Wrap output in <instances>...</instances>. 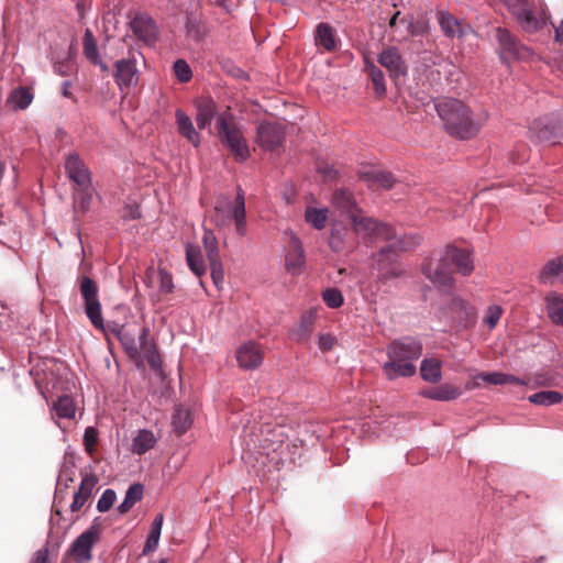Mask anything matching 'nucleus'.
<instances>
[{"label": "nucleus", "mask_w": 563, "mask_h": 563, "mask_svg": "<svg viewBox=\"0 0 563 563\" xmlns=\"http://www.w3.org/2000/svg\"><path fill=\"white\" fill-rule=\"evenodd\" d=\"M65 170L68 178L79 188L91 185V173L77 153L69 154L65 161Z\"/></svg>", "instance_id": "dca6fc26"}, {"label": "nucleus", "mask_w": 563, "mask_h": 563, "mask_svg": "<svg viewBox=\"0 0 563 563\" xmlns=\"http://www.w3.org/2000/svg\"><path fill=\"white\" fill-rule=\"evenodd\" d=\"M316 43L325 51H333L336 47L334 31L328 23H320L316 30Z\"/></svg>", "instance_id": "c9c22d12"}, {"label": "nucleus", "mask_w": 563, "mask_h": 563, "mask_svg": "<svg viewBox=\"0 0 563 563\" xmlns=\"http://www.w3.org/2000/svg\"><path fill=\"white\" fill-rule=\"evenodd\" d=\"M158 278H159V291L164 292V294L172 292L174 289V283H173L172 275L165 269H159Z\"/></svg>", "instance_id": "5fc2aeb1"}, {"label": "nucleus", "mask_w": 563, "mask_h": 563, "mask_svg": "<svg viewBox=\"0 0 563 563\" xmlns=\"http://www.w3.org/2000/svg\"><path fill=\"white\" fill-rule=\"evenodd\" d=\"M529 132L537 142L555 144L563 139V113H552L536 119Z\"/></svg>", "instance_id": "0eeeda50"}, {"label": "nucleus", "mask_w": 563, "mask_h": 563, "mask_svg": "<svg viewBox=\"0 0 563 563\" xmlns=\"http://www.w3.org/2000/svg\"><path fill=\"white\" fill-rule=\"evenodd\" d=\"M475 379H479L490 385H505V373L501 372H482L475 376Z\"/></svg>", "instance_id": "603ef678"}, {"label": "nucleus", "mask_w": 563, "mask_h": 563, "mask_svg": "<svg viewBox=\"0 0 563 563\" xmlns=\"http://www.w3.org/2000/svg\"><path fill=\"white\" fill-rule=\"evenodd\" d=\"M306 221L316 230H322L325 227L328 210L325 208H308L306 210Z\"/></svg>", "instance_id": "c03bdc74"}, {"label": "nucleus", "mask_w": 563, "mask_h": 563, "mask_svg": "<svg viewBox=\"0 0 563 563\" xmlns=\"http://www.w3.org/2000/svg\"><path fill=\"white\" fill-rule=\"evenodd\" d=\"M114 68L113 76L120 91L130 90L137 86L140 70L134 54H130L128 57L117 60Z\"/></svg>", "instance_id": "9b49d317"}, {"label": "nucleus", "mask_w": 563, "mask_h": 563, "mask_svg": "<svg viewBox=\"0 0 563 563\" xmlns=\"http://www.w3.org/2000/svg\"><path fill=\"white\" fill-rule=\"evenodd\" d=\"M216 2L223 7L227 11L233 10L235 7H238L239 3L238 0H216Z\"/></svg>", "instance_id": "774afa93"}, {"label": "nucleus", "mask_w": 563, "mask_h": 563, "mask_svg": "<svg viewBox=\"0 0 563 563\" xmlns=\"http://www.w3.org/2000/svg\"><path fill=\"white\" fill-rule=\"evenodd\" d=\"M125 328H126L125 325L119 324L117 322H109V323L104 324V322L102 321V328H97V329L102 331L106 336H109L110 334H112L115 339H118L119 330L121 331V330H124Z\"/></svg>", "instance_id": "bf43d9fd"}, {"label": "nucleus", "mask_w": 563, "mask_h": 563, "mask_svg": "<svg viewBox=\"0 0 563 563\" xmlns=\"http://www.w3.org/2000/svg\"><path fill=\"white\" fill-rule=\"evenodd\" d=\"M322 299L329 308L338 309L343 302L344 298L342 292L336 288H328L322 292Z\"/></svg>", "instance_id": "49530a36"}, {"label": "nucleus", "mask_w": 563, "mask_h": 563, "mask_svg": "<svg viewBox=\"0 0 563 563\" xmlns=\"http://www.w3.org/2000/svg\"><path fill=\"white\" fill-rule=\"evenodd\" d=\"M378 63L387 69L391 78H399L407 74V65L396 47L384 49L378 56Z\"/></svg>", "instance_id": "aec40b11"}, {"label": "nucleus", "mask_w": 563, "mask_h": 563, "mask_svg": "<svg viewBox=\"0 0 563 563\" xmlns=\"http://www.w3.org/2000/svg\"><path fill=\"white\" fill-rule=\"evenodd\" d=\"M442 257L448 264L451 263L454 265L457 273L463 276H468L474 271L472 254L468 250L448 245Z\"/></svg>", "instance_id": "a211bd4d"}, {"label": "nucleus", "mask_w": 563, "mask_h": 563, "mask_svg": "<svg viewBox=\"0 0 563 563\" xmlns=\"http://www.w3.org/2000/svg\"><path fill=\"white\" fill-rule=\"evenodd\" d=\"M97 440H98L97 430L93 427H88L84 433V442H85L87 450H89L91 446L96 445Z\"/></svg>", "instance_id": "052dcab7"}, {"label": "nucleus", "mask_w": 563, "mask_h": 563, "mask_svg": "<svg viewBox=\"0 0 563 563\" xmlns=\"http://www.w3.org/2000/svg\"><path fill=\"white\" fill-rule=\"evenodd\" d=\"M305 267V253L297 236L290 239V251L286 255V269L292 275H299Z\"/></svg>", "instance_id": "5701e85b"}, {"label": "nucleus", "mask_w": 563, "mask_h": 563, "mask_svg": "<svg viewBox=\"0 0 563 563\" xmlns=\"http://www.w3.org/2000/svg\"><path fill=\"white\" fill-rule=\"evenodd\" d=\"M365 69L372 80L376 96L383 97L386 93L384 73L373 63H366Z\"/></svg>", "instance_id": "a19ab883"}, {"label": "nucleus", "mask_w": 563, "mask_h": 563, "mask_svg": "<svg viewBox=\"0 0 563 563\" xmlns=\"http://www.w3.org/2000/svg\"><path fill=\"white\" fill-rule=\"evenodd\" d=\"M506 7L521 29L528 33L537 32L545 25V16L534 15L528 0H512Z\"/></svg>", "instance_id": "9d476101"}, {"label": "nucleus", "mask_w": 563, "mask_h": 563, "mask_svg": "<svg viewBox=\"0 0 563 563\" xmlns=\"http://www.w3.org/2000/svg\"><path fill=\"white\" fill-rule=\"evenodd\" d=\"M545 306L551 321L563 325V298L558 294H550L545 297Z\"/></svg>", "instance_id": "72a5a7b5"}, {"label": "nucleus", "mask_w": 563, "mask_h": 563, "mask_svg": "<svg viewBox=\"0 0 563 563\" xmlns=\"http://www.w3.org/2000/svg\"><path fill=\"white\" fill-rule=\"evenodd\" d=\"M79 290L85 302V311L88 319L95 328H102V311L96 282L88 276L80 277Z\"/></svg>", "instance_id": "6e6552de"}, {"label": "nucleus", "mask_w": 563, "mask_h": 563, "mask_svg": "<svg viewBox=\"0 0 563 563\" xmlns=\"http://www.w3.org/2000/svg\"><path fill=\"white\" fill-rule=\"evenodd\" d=\"M158 542H159L158 539H154V538H148L147 537L145 545H144V548L142 550V554L146 555V554L155 551L156 548L158 547Z\"/></svg>", "instance_id": "338daca9"}, {"label": "nucleus", "mask_w": 563, "mask_h": 563, "mask_svg": "<svg viewBox=\"0 0 563 563\" xmlns=\"http://www.w3.org/2000/svg\"><path fill=\"white\" fill-rule=\"evenodd\" d=\"M438 23L443 34L450 38H461L473 32L470 24L452 15L448 11L438 13Z\"/></svg>", "instance_id": "f3484780"}, {"label": "nucleus", "mask_w": 563, "mask_h": 563, "mask_svg": "<svg viewBox=\"0 0 563 563\" xmlns=\"http://www.w3.org/2000/svg\"><path fill=\"white\" fill-rule=\"evenodd\" d=\"M186 29H187V36L195 40V41H200L201 37H202V34L200 33L199 31V27L198 25L196 24L195 21H188L187 24H186Z\"/></svg>", "instance_id": "e2e57ef3"}, {"label": "nucleus", "mask_w": 563, "mask_h": 563, "mask_svg": "<svg viewBox=\"0 0 563 563\" xmlns=\"http://www.w3.org/2000/svg\"><path fill=\"white\" fill-rule=\"evenodd\" d=\"M75 481V470L74 465H69L65 463L58 474L57 477V488L62 492V487L67 488L70 483Z\"/></svg>", "instance_id": "09e8293b"}, {"label": "nucleus", "mask_w": 563, "mask_h": 563, "mask_svg": "<svg viewBox=\"0 0 563 563\" xmlns=\"http://www.w3.org/2000/svg\"><path fill=\"white\" fill-rule=\"evenodd\" d=\"M528 400L537 406L549 407L560 404L563 400V395L556 390H542L530 395Z\"/></svg>", "instance_id": "4c0bfd02"}, {"label": "nucleus", "mask_w": 563, "mask_h": 563, "mask_svg": "<svg viewBox=\"0 0 563 563\" xmlns=\"http://www.w3.org/2000/svg\"><path fill=\"white\" fill-rule=\"evenodd\" d=\"M99 541V531L96 526L89 527L73 542L68 554L76 563H86L92 559V548Z\"/></svg>", "instance_id": "f8f14e48"}, {"label": "nucleus", "mask_w": 563, "mask_h": 563, "mask_svg": "<svg viewBox=\"0 0 563 563\" xmlns=\"http://www.w3.org/2000/svg\"><path fill=\"white\" fill-rule=\"evenodd\" d=\"M92 184L88 188H79L76 187L74 191V199L75 203L80 208L82 211H87L90 207L91 200H92Z\"/></svg>", "instance_id": "a18cd8bd"}, {"label": "nucleus", "mask_w": 563, "mask_h": 563, "mask_svg": "<svg viewBox=\"0 0 563 563\" xmlns=\"http://www.w3.org/2000/svg\"><path fill=\"white\" fill-rule=\"evenodd\" d=\"M163 521H164L163 515L162 514L156 515V517L154 518V520L151 525V530L147 536L148 538H154V539L159 540L161 533H162Z\"/></svg>", "instance_id": "13d9d810"}, {"label": "nucleus", "mask_w": 563, "mask_h": 563, "mask_svg": "<svg viewBox=\"0 0 563 563\" xmlns=\"http://www.w3.org/2000/svg\"><path fill=\"white\" fill-rule=\"evenodd\" d=\"M420 375L424 382L435 384L441 380V362L435 358H424L420 365Z\"/></svg>", "instance_id": "473e14b6"}, {"label": "nucleus", "mask_w": 563, "mask_h": 563, "mask_svg": "<svg viewBox=\"0 0 563 563\" xmlns=\"http://www.w3.org/2000/svg\"><path fill=\"white\" fill-rule=\"evenodd\" d=\"M256 140L265 151H276L285 140L284 128L278 123L263 122L257 128Z\"/></svg>", "instance_id": "4468645a"}, {"label": "nucleus", "mask_w": 563, "mask_h": 563, "mask_svg": "<svg viewBox=\"0 0 563 563\" xmlns=\"http://www.w3.org/2000/svg\"><path fill=\"white\" fill-rule=\"evenodd\" d=\"M191 422L190 411L188 409L184 407L175 408L172 416V424L177 433H185L190 428Z\"/></svg>", "instance_id": "58836bf2"}, {"label": "nucleus", "mask_w": 563, "mask_h": 563, "mask_svg": "<svg viewBox=\"0 0 563 563\" xmlns=\"http://www.w3.org/2000/svg\"><path fill=\"white\" fill-rule=\"evenodd\" d=\"M503 314V309L498 305H492L487 308L485 317H484V323L488 325L489 329H494L500 317Z\"/></svg>", "instance_id": "3c124183"}, {"label": "nucleus", "mask_w": 563, "mask_h": 563, "mask_svg": "<svg viewBox=\"0 0 563 563\" xmlns=\"http://www.w3.org/2000/svg\"><path fill=\"white\" fill-rule=\"evenodd\" d=\"M34 95L30 88L20 86L8 96L7 103L14 110H24L33 101Z\"/></svg>", "instance_id": "2f4dec72"}, {"label": "nucleus", "mask_w": 563, "mask_h": 563, "mask_svg": "<svg viewBox=\"0 0 563 563\" xmlns=\"http://www.w3.org/2000/svg\"><path fill=\"white\" fill-rule=\"evenodd\" d=\"M84 55L90 63L99 66L101 71H109V66L102 60L99 54L97 41L89 29H86L84 34Z\"/></svg>", "instance_id": "c85d7f7f"}, {"label": "nucleus", "mask_w": 563, "mask_h": 563, "mask_svg": "<svg viewBox=\"0 0 563 563\" xmlns=\"http://www.w3.org/2000/svg\"><path fill=\"white\" fill-rule=\"evenodd\" d=\"M496 37L500 46L499 56L503 60L507 62L508 59L525 57L527 48L507 29L497 27Z\"/></svg>", "instance_id": "2eb2a0df"}, {"label": "nucleus", "mask_w": 563, "mask_h": 563, "mask_svg": "<svg viewBox=\"0 0 563 563\" xmlns=\"http://www.w3.org/2000/svg\"><path fill=\"white\" fill-rule=\"evenodd\" d=\"M318 344L321 350L329 351L334 345V338L330 334H320Z\"/></svg>", "instance_id": "0e129e2a"}, {"label": "nucleus", "mask_w": 563, "mask_h": 563, "mask_svg": "<svg viewBox=\"0 0 563 563\" xmlns=\"http://www.w3.org/2000/svg\"><path fill=\"white\" fill-rule=\"evenodd\" d=\"M143 352H146V361H147L148 365L151 366V368H153V369L161 368V365H162L161 356L154 346L148 347V345H147L146 349L143 350Z\"/></svg>", "instance_id": "6e6d98bb"}, {"label": "nucleus", "mask_w": 563, "mask_h": 563, "mask_svg": "<svg viewBox=\"0 0 563 563\" xmlns=\"http://www.w3.org/2000/svg\"><path fill=\"white\" fill-rule=\"evenodd\" d=\"M131 29L134 35L145 44H152L157 38V26L155 21L145 13H137L131 21Z\"/></svg>", "instance_id": "6ab92c4d"}, {"label": "nucleus", "mask_w": 563, "mask_h": 563, "mask_svg": "<svg viewBox=\"0 0 563 563\" xmlns=\"http://www.w3.org/2000/svg\"><path fill=\"white\" fill-rule=\"evenodd\" d=\"M217 104L210 98L200 99L197 103L196 122L200 130L211 126L213 119H217Z\"/></svg>", "instance_id": "a878e982"}, {"label": "nucleus", "mask_w": 563, "mask_h": 563, "mask_svg": "<svg viewBox=\"0 0 563 563\" xmlns=\"http://www.w3.org/2000/svg\"><path fill=\"white\" fill-rule=\"evenodd\" d=\"M147 336L148 329L146 327H126L124 330H119L118 333V340L133 360H139L143 350L146 349Z\"/></svg>", "instance_id": "1a4fd4ad"}, {"label": "nucleus", "mask_w": 563, "mask_h": 563, "mask_svg": "<svg viewBox=\"0 0 563 563\" xmlns=\"http://www.w3.org/2000/svg\"><path fill=\"white\" fill-rule=\"evenodd\" d=\"M202 243H203L209 263L221 261L219 251H218V241L211 230H205Z\"/></svg>", "instance_id": "37998d69"}, {"label": "nucleus", "mask_w": 563, "mask_h": 563, "mask_svg": "<svg viewBox=\"0 0 563 563\" xmlns=\"http://www.w3.org/2000/svg\"><path fill=\"white\" fill-rule=\"evenodd\" d=\"M329 245L332 251L341 252L344 249V241L339 230H333L329 238Z\"/></svg>", "instance_id": "4d7b16f0"}, {"label": "nucleus", "mask_w": 563, "mask_h": 563, "mask_svg": "<svg viewBox=\"0 0 563 563\" xmlns=\"http://www.w3.org/2000/svg\"><path fill=\"white\" fill-rule=\"evenodd\" d=\"M448 308L451 317L457 320L459 322H467L472 320L475 316L474 307L464 301L460 296L454 294L451 295Z\"/></svg>", "instance_id": "cd10ccee"}, {"label": "nucleus", "mask_w": 563, "mask_h": 563, "mask_svg": "<svg viewBox=\"0 0 563 563\" xmlns=\"http://www.w3.org/2000/svg\"><path fill=\"white\" fill-rule=\"evenodd\" d=\"M236 361L244 369H254L263 362V353L255 342L243 343L236 351Z\"/></svg>", "instance_id": "412c9836"}, {"label": "nucleus", "mask_w": 563, "mask_h": 563, "mask_svg": "<svg viewBox=\"0 0 563 563\" xmlns=\"http://www.w3.org/2000/svg\"><path fill=\"white\" fill-rule=\"evenodd\" d=\"M117 494L113 489L107 488L99 500L97 501V510L99 512H107L114 504Z\"/></svg>", "instance_id": "8fccbe9b"}, {"label": "nucleus", "mask_w": 563, "mask_h": 563, "mask_svg": "<svg viewBox=\"0 0 563 563\" xmlns=\"http://www.w3.org/2000/svg\"><path fill=\"white\" fill-rule=\"evenodd\" d=\"M98 483V478L93 474H85L81 477L80 485L74 494V499L70 504L71 512H77L86 504L88 498Z\"/></svg>", "instance_id": "4be33fe9"}, {"label": "nucleus", "mask_w": 563, "mask_h": 563, "mask_svg": "<svg viewBox=\"0 0 563 563\" xmlns=\"http://www.w3.org/2000/svg\"><path fill=\"white\" fill-rule=\"evenodd\" d=\"M217 130L220 141L234 158L240 163L245 162L250 156V148L241 129L229 111L218 113Z\"/></svg>", "instance_id": "7ed1b4c3"}, {"label": "nucleus", "mask_w": 563, "mask_h": 563, "mask_svg": "<svg viewBox=\"0 0 563 563\" xmlns=\"http://www.w3.org/2000/svg\"><path fill=\"white\" fill-rule=\"evenodd\" d=\"M157 443V438L153 431L147 429H141L137 431L135 437L132 439L131 451L134 454L143 455L147 451L152 450Z\"/></svg>", "instance_id": "c756f323"}, {"label": "nucleus", "mask_w": 563, "mask_h": 563, "mask_svg": "<svg viewBox=\"0 0 563 563\" xmlns=\"http://www.w3.org/2000/svg\"><path fill=\"white\" fill-rule=\"evenodd\" d=\"M361 177L366 181L369 188L375 189H390L393 188L396 179L389 172L382 169L371 168L362 172Z\"/></svg>", "instance_id": "b1692460"}, {"label": "nucleus", "mask_w": 563, "mask_h": 563, "mask_svg": "<svg viewBox=\"0 0 563 563\" xmlns=\"http://www.w3.org/2000/svg\"><path fill=\"white\" fill-rule=\"evenodd\" d=\"M434 107L445 131L459 140L473 139L487 120L485 111L474 114L465 103L454 98L441 99Z\"/></svg>", "instance_id": "f257e3e1"}, {"label": "nucleus", "mask_w": 563, "mask_h": 563, "mask_svg": "<svg viewBox=\"0 0 563 563\" xmlns=\"http://www.w3.org/2000/svg\"><path fill=\"white\" fill-rule=\"evenodd\" d=\"M143 485L141 484H133L131 485L128 490L125 492V496L123 501L117 507V511L120 515H124L130 509L142 499L143 497Z\"/></svg>", "instance_id": "e433bc0d"}, {"label": "nucleus", "mask_w": 563, "mask_h": 563, "mask_svg": "<svg viewBox=\"0 0 563 563\" xmlns=\"http://www.w3.org/2000/svg\"><path fill=\"white\" fill-rule=\"evenodd\" d=\"M48 560V549L42 548L38 549L34 554L30 563H47Z\"/></svg>", "instance_id": "69168bd1"}, {"label": "nucleus", "mask_w": 563, "mask_h": 563, "mask_svg": "<svg viewBox=\"0 0 563 563\" xmlns=\"http://www.w3.org/2000/svg\"><path fill=\"white\" fill-rule=\"evenodd\" d=\"M350 220L354 231L371 241H387L388 243H391L398 240L391 227L378 222L371 217L364 216L362 210L352 216Z\"/></svg>", "instance_id": "423d86ee"}, {"label": "nucleus", "mask_w": 563, "mask_h": 563, "mask_svg": "<svg viewBox=\"0 0 563 563\" xmlns=\"http://www.w3.org/2000/svg\"><path fill=\"white\" fill-rule=\"evenodd\" d=\"M331 202L335 209L346 214L349 219H351L352 216L356 214L361 210L357 207L353 195L346 189H336L332 195Z\"/></svg>", "instance_id": "393cba45"}, {"label": "nucleus", "mask_w": 563, "mask_h": 563, "mask_svg": "<svg viewBox=\"0 0 563 563\" xmlns=\"http://www.w3.org/2000/svg\"><path fill=\"white\" fill-rule=\"evenodd\" d=\"M404 250V245L400 239L388 243L382 247L377 256V279L378 282L386 284L391 279H396L404 274V269L398 262L397 251Z\"/></svg>", "instance_id": "39448f33"}, {"label": "nucleus", "mask_w": 563, "mask_h": 563, "mask_svg": "<svg viewBox=\"0 0 563 563\" xmlns=\"http://www.w3.org/2000/svg\"><path fill=\"white\" fill-rule=\"evenodd\" d=\"M53 410L58 418L73 419L76 413V406L69 396H62L53 405Z\"/></svg>", "instance_id": "ea45409f"}, {"label": "nucleus", "mask_w": 563, "mask_h": 563, "mask_svg": "<svg viewBox=\"0 0 563 563\" xmlns=\"http://www.w3.org/2000/svg\"><path fill=\"white\" fill-rule=\"evenodd\" d=\"M123 218L126 220H136L141 218V211L137 205L129 203L124 207Z\"/></svg>", "instance_id": "680f3d73"}, {"label": "nucleus", "mask_w": 563, "mask_h": 563, "mask_svg": "<svg viewBox=\"0 0 563 563\" xmlns=\"http://www.w3.org/2000/svg\"><path fill=\"white\" fill-rule=\"evenodd\" d=\"M422 274L439 289L451 290L454 286L452 273L448 269V263L441 257L433 265L431 262L422 264Z\"/></svg>", "instance_id": "ddd939ff"}, {"label": "nucleus", "mask_w": 563, "mask_h": 563, "mask_svg": "<svg viewBox=\"0 0 563 563\" xmlns=\"http://www.w3.org/2000/svg\"><path fill=\"white\" fill-rule=\"evenodd\" d=\"M563 271V256L549 261L540 273V279L542 283H550L553 277L559 276Z\"/></svg>", "instance_id": "79ce46f5"}, {"label": "nucleus", "mask_w": 563, "mask_h": 563, "mask_svg": "<svg viewBox=\"0 0 563 563\" xmlns=\"http://www.w3.org/2000/svg\"><path fill=\"white\" fill-rule=\"evenodd\" d=\"M186 260L189 268L196 276H201L206 273V265L198 245L189 244L186 246Z\"/></svg>", "instance_id": "f704fd0d"}, {"label": "nucleus", "mask_w": 563, "mask_h": 563, "mask_svg": "<svg viewBox=\"0 0 563 563\" xmlns=\"http://www.w3.org/2000/svg\"><path fill=\"white\" fill-rule=\"evenodd\" d=\"M210 264V271H211V278L213 280V284L217 288H220L221 285L224 282V269L221 261L211 262Z\"/></svg>", "instance_id": "864d4df0"}, {"label": "nucleus", "mask_w": 563, "mask_h": 563, "mask_svg": "<svg viewBox=\"0 0 563 563\" xmlns=\"http://www.w3.org/2000/svg\"><path fill=\"white\" fill-rule=\"evenodd\" d=\"M176 78L180 82H188L192 77V71L189 64L185 59H177L173 66Z\"/></svg>", "instance_id": "de8ad7c7"}, {"label": "nucleus", "mask_w": 563, "mask_h": 563, "mask_svg": "<svg viewBox=\"0 0 563 563\" xmlns=\"http://www.w3.org/2000/svg\"><path fill=\"white\" fill-rule=\"evenodd\" d=\"M175 118L179 134L184 136L188 142H190L195 147H197L200 144V135L196 131L190 117L186 114L181 109H177L175 112Z\"/></svg>", "instance_id": "bb28decb"}, {"label": "nucleus", "mask_w": 563, "mask_h": 563, "mask_svg": "<svg viewBox=\"0 0 563 563\" xmlns=\"http://www.w3.org/2000/svg\"><path fill=\"white\" fill-rule=\"evenodd\" d=\"M230 211L231 218L234 220L236 233L241 236L246 234V211H245V199L244 191L239 186L234 202L229 197L221 196L214 203V223L222 225L224 223V217L222 216L225 210Z\"/></svg>", "instance_id": "20e7f679"}, {"label": "nucleus", "mask_w": 563, "mask_h": 563, "mask_svg": "<svg viewBox=\"0 0 563 563\" xmlns=\"http://www.w3.org/2000/svg\"><path fill=\"white\" fill-rule=\"evenodd\" d=\"M386 354L382 371L387 379L411 377L417 372L415 362L422 355V343L411 336L396 339L387 345Z\"/></svg>", "instance_id": "f03ea898"}, {"label": "nucleus", "mask_w": 563, "mask_h": 563, "mask_svg": "<svg viewBox=\"0 0 563 563\" xmlns=\"http://www.w3.org/2000/svg\"><path fill=\"white\" fill-rule=\"evenodd\" d=\"M462 391L459 387L451 384H442L435 388L422 391V396L439 401L454 400L461 396Z\"/></svg>", "instance_id": "7c9ffc66"}]
</instances>
